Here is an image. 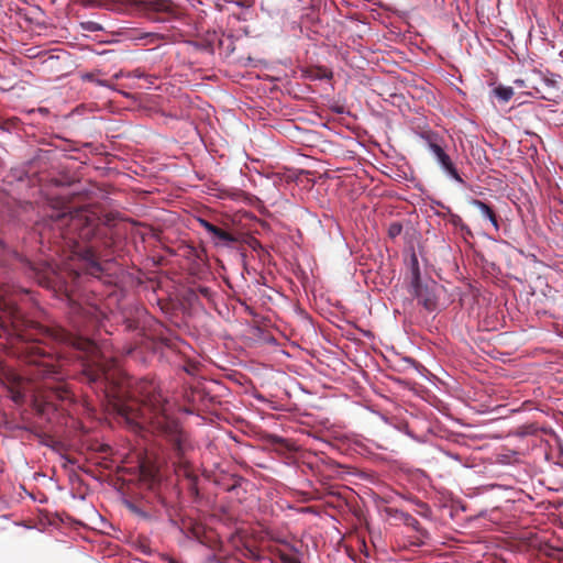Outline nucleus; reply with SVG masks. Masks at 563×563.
I'll return each mask as SVG.
<instances>
[{
  "label": "nucleus",
  "mask_w": 563,
  "mask_h": 563,
  "mask_svg": "<svg viewBox=\"0 0 563 563\" xmlns=\"http://www.w3.org/2000/svg\"><path fill=\"white\" fill-rule=\"evenodd\" d=\"M25 289L0 284V338L8 340L10 353L22 360L29 369L26 374L34 380L44 379L43 391L34 399V409L40 416L51 419L57 410H67L75 402V396L64 382L62 363L43 346L45 339L71 346L92 356V363L85 365L82 376L90 385L104 388L109 397H113V409L133 429H142L146 424L164 434L177 457L175 472L177 476L188 479L189 489L197 493L198 477L189 462L185 459L191 449L188 435L176 419L170 415L172 406L162 395L156 382L142 379L136 384L135 395L129 398L111 395L108 384L112 376L106 365L97 357L98 347L88 334L98 322L97 309L71 303L69 319L78 333L64 328H47L29 320L16 306L18 298L27 295Z\"/></svg>",
  "instance_id": "f257e3e1"
},
{
  "label": "nucleus",
  "mask_w": 563,
  "mask_h": 563,
  "mask_svg": "<svg viewBox=\"0 0 563 563\" xmlns=\"http://www.w3.org/2000/svg\"><path fill=\"white\" fill-rule=\"evenodd\" d=\"M48 221L52 229L57 230L68 244H77L79 240L89 242L103 235L100 217L87 207L54 210Z\"/></svg>",
  "instance_id": "f03ea898"
},
{
  "label": "nucleus",
  "mask_w": 563,
  "mask_h": 563,
  "mask_svg": "<svg viewBox=\"0 0 563 563\" xmlns=\"http://www.w3.org/2000/svg\"><path fill=\"white\" fill-rule=\"evenodd\" d=\"M421 139L424 141L427 148L433 155L441 169L457 183L464 184L455 164L446 153V143L444 139L438 133L431 131L423 132L421 134Z\"/></svg>",
  "instance_id": "7ed1b4c3"
},
{
  "label": "nucleus",
  "mask_w": 563,
  "mask_h": 563,
  "mask_svg": "<svg viewBox=\"0 0 563 563\" xmlns=\"http://www.w3.org/2000/svg\"><path fill=\"white\" fill-rule=\"evenodd\" d=\"M410 286L411 292L426 310L432 312L438 308L437 290L439 285L434 280H430L426 284L421 282L419 264L416 256L412 257Z\"/></svg>",
  "instance_id": "20e7f679"
},
{
  "label": "nucleus",
  "mask_w": 563,
  "mask_h": 563,
  "mask_svg": "<svg viewBox=\"0 0 563 563\" xmlns=\"http://www.w3.org/2000/svg\"><path fill=\"white\" fill-rule=\"evenodd\" d=\"M0 385L8 387L10 398L15 404L24 401L25 393L22 389V378L2 360H0Z\"/></svg>",
  "instance_id": "39448f33"
},
{
  "label": "nucleus",
  "mask_w": 563,
  "mask_h": 563,
  "mask_svg": "<svg viewBox=\"0 0 563 563\" xmlns=\"http://www.w3.org/2000/svg\"><path fill=\"white\" fill-rule=\"evenodd\" d=\"M144 9L147 13L155 12L170 15L175 11V5L172 0H145Z\"/></svg>",
  "instance_id": "423d86ee"
},
{
  "label": "nucleus",
  "mask_w": 563,
  "mask_h": 563,
  "mask_svg": "<svg viewBox=\"0 0 563 563\" xmlns=\"http://www.w3.org/2000/svg\"><path fill=\"white\" fill-rule=\"evenodd\" d=\"M470 203L477 208L484 218L489 220L495 230H499L498 216L492 206L478 199H472Z\"/></svg>",
  "instance_id": "0eeeda50"
},
{
  "label": "nucleus",
  "mask_w": 563,
  "mask_h": 563,
  "mask_svg": "<svg viewBox=\"0 0 563 563\" xmlns=\"http://www.w3.org/2000/svg\"><path fill=\"white\" fill-rule=\"evenodd\" d=\"M540 82L543 87L554 90L549 91V95L543 93L542 99L548 101H555L556 99L560 98V85L558 79L553 75L551 77H543Z\"/></svg>",
  "instance_id": "6e6552de"
},
{
  "label": "nucleus",
  "mask_w": 563,
  "mask_h": 563,
  "mask_svg": "<svg viewBox=\"0 0 563 563\" xmlns=\"http://www.w3.org/2000/svg\"><path fill=\"white\" fill-rule=\"evenodd\" d=\"M211 238L216 245H224V246H232L239 241L234 234H232L219 227L216 230L214 234L211 235Z\"/></svg>",
  "instance_id": "1a4fd4ad"
},
{
  "label": "nucleus",
  "mask_w": 563,
  "mask_h": 563,
  "mask_svg": "<svg viewBox=\"0 0 563 563\" xmlns=\"http://www.w3.org/2000/svg\"><path fill=\"white\" fill-rule=\"evenodd\" d=\"M305 76L311 80H321L328 79L330 80L333 77L332 70L324 66H312L305 70Z\"/></svg>",
  "instance_id": "9d476101"
},
{
  "label": "nucleus",
  "mask_w": 563,
  "mask_h": 563,
  "mask_svg": "<svg viewBox=\"0 0 563 563\" xmlns=\"http://www.w3.org/2000/svg\"><path fill=\"white\" fill-rule=\"evenodd\" d=\"M131 38L135 41L136 44L146 46L150 44H156L161 40V36L157 33H139Z\"/></svg>",
  "instance_id": "9b49d317"
},
{
  "label": "nucleus",
  "mask_w": 563,
  "mask_h": 563,
  "mask_svg": "<svg viewBox=\"0 0 563 563\" xmlns=\"http://www.w3.org/2000/svg\"><path fill=\"white\" fill-rule=\"evenodd\" d=\"M494 95L503 102H508L514 96V90L511 87L498 86L494 89Z\"/></svg>",
  "instance_id": "f8f14e48"
},
{
  "label": "nucleus",
  "mask_w": 563,
  "mask_h": 563,
  "mask_svg": "<svg viewBox=\"0 0 563 563\" xmlns=\"http://www.w3.org/2000/svg\"><path fill=\"white\" fill-rule=\"evenodd\" d=\"M404 522L406 526L413 528L415 530H419L420 522L409 514H402Z\"/></svg>",
  "instance_id": "ddd939ff"
},
{
  "label": "nucleus",
  "mask_w": 563,
  "mask_h": 563,
  "mask_svg": "<svg viewBox=\"0 0 563 563\" xmlns=\"http://www.w3.org/2000/svg\"><path fill=\"white\" fill-rule=\"evenodd\" d=\"M278 558L280 560V563H301L298 558L289 555L284 552H279Z\"/></svg>",
  "instance_id": "4468645a"
},
{
  "label": "nucleus",
  "mask_w": 563,
  "mask_h": 563,
  "mask_svg": "<svg viewBox=\"0 0 563 563\" xmlns=\"http://www.w3.org/2000/svg\"><path fill=\"white\" fill-rule=\"evenodd\" d=\"M199 223L210 235L214 234L216 230L218 229L217 225L205 219H199Z\"/></svg>",
  "instance_id": "2eb2a0df"
},
{
  "label": "nucleus",
  "mask_w": 563,
  "mask_h": 563,
  "mask_svg": "<svg viewBox=\"0 0 563 563\" xmlns=\"http://www.w3.org/2000/svg\"><path fill=\"white\" fill-rule=\"evenodd\" d=\"M402 231V225L398 222L391 223L388 229V234L391 238H396Z\"/></svg>",
  "instance_id": "dca6fc26"
},
{
  "label": "nucleus",
  "mask_w": 563,
  "mask_h": 563,
  "mask_svg": "<svg viewBox=\"0 0 563 563\" xmlns=\"http://www.w3.org/2000/svg\"><path fill=\"white\" fill-rule=\"evenodd\" d=\"M195 291H197L199 295H201L202 297H205L209 300L211 299V297L213 295L212 290L206 286H198Z\"/></svg>",
  "instance_id": "f3484780"
},
{
  "label": "nucleus",
  "mask_w": 563,
  "mask_h": 563,
  "mask_svg": "<svg viewBox=\"0 0 563 563\" xmlns=\"http://www.w3.org/2000/svg\"><path fill=\"white\" fill-rule=\"evenodd\" d=\"M536 90L538 93H540L541 97L543 93L549 95V91H552L550 88L543 87L541 84L539 87H536Z\"/></svg>",
  "instance_id": "a211bd4d"
},
{
  "label": "nucleus",
  "mask_w": 563,
  "mask_h": 563,
  "mask_svg": "<svg viewBox=\"0 0 563 563\" xmlns=\"http://www.w3.org/2000/svg\"><path fill=\"white\" fill-rule=\"evenodd\" d=\"M90 271H91V274H97V273H100L101 272V266L100 264L93 262L91 263V267H90Z\"/></svg>",
  "instance_id": "6ab92c4d"
},
{
  "label": "nucleus",
  "mask_w": 563,
  "mask_h": 563,
  "mask_svg": "<svg viewBox=\"0 0 563 563\" xmlns=\"http://www.w3.org/2000/svg\"><path fill=\"white\" fill-rule=\"evenodd\" d=\"M128 507L135 514L140 515V516H145V514L143 511H141L135 505L129 503L128 504Z\"/></svg>",
  "instance_id": "aec40b11"
},
{
  "label": "nucleus",
  "mask_w": 563,
  "mask_h": 563,
  "mask_svg": "<svg viewBox=\"0 0 563 563\" xmlns=\"http://www.w3.org/2000/svg\"><path fill=\"white\" fill-rule=\"evenodd\" d=\"M88 30L95 32L101 30V26L95 22H88Z\"/></svg>",
  "instance_id": "412c9836"
},
{
  "label": "nucleus",
  "mask_w": 563,
  "mask_h": 563,
  "mask_svg": "<svg viewBox=\"0 0 563 563\" xmlns=\"http://www.w3.org/2000/svg\"><path fill=\"white\" fill-rule=\"evenodd\" d=\"M82 78H84V79H86V80H89V81H95V82H96V84H98V85H103V82H102V81H100V80H95V78H93V75H92V74H86Z\"/></svg>",
  "instance_id": "4be33fe9"
},
{
  "label": "nucleus",
  "mask_w": 563,
  "mask_h": 563,
  "mask_svg": "<svg viewBox=\"0 0 563 563\" xmlns=\"http://www.w3.org/2000/svg\"><path fill=\"white\" fill-rule=\"evenodd\" d=\"M515 84L518 85L519 87H522L523 86V80L522 79H517V80H515Z\"/></svg>",
  "instance_id": "5701e85b"
},
{
  "label": "nucleus",
  "mask_w": 563,
  "mask_h": 563,
  "mask_svg": "<svg viewBox=\"0 0 563 563\" xmlns=\"http://www.w3.org/2000/svg\"><path fill=\"white\" fill-rule=\"evenodd\" d=\"M273 439H274V441H275V442H282V441H283V440H282L280 438H278V437H274Z\"/></svg>",
  "instance_id": "b1692460"
}]
</instances>
